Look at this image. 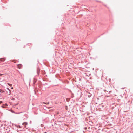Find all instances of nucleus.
Segmentation results:
<instances>
[{"label": "nucleus", "mask_w": 133, "mask_h": 133, "mask_svg": "<svg viewBox=\"0 0 133 133\" xmlns=\"http://www.w3.org/2000/svg\"><path fill=\"white\" fill-rule=\"evenodd\" d=\"M28 124L27 122H24L22 123V125H24L25 127H26V125Z\"/></svg>", "instance_id": "nucleus-1"}, {"label": "nucleus", "mask_w": 133, "mask_h": 133, "mask_svg": "<svg viewBox=\"0 0 133 133\" xmlns=\"http://www.w3.org/2000/svg\"><path fill=\"white\" fill-rule=\"evenodd\" d=\"M40 70L39 68H38L37 70V73L38 75L39 74Z\"/></svg>", "instance_id": "nucleus-2"}, {"label": "nucleus", "mask_w": 133, "mask_h": 133, "mask_svg": "<svg viewBox=\"0 0 133 133\" xmlns=\"http://www.w3.org/2000/svg\"><path fill=\"white\" fill-rule=\"evenodd\" d=\"M5 59L4 58H0V62H3L4 61Z\"/></svg>", "instance_id": "nucleus-3"}, {"label": "nucleus", "mask_w": 133, "mask_h": 133, "mask_svg": "<svg viewBox=\"0 0 133 133\" xmlns=\"http://www.w3.org/2000/svg\"><path fill=\"white\" fill-rule=\"evenodd\" d=\"M4 92V91L3 90H1V92L3 93Z\"/></svg>", "instance_id": "nucleus-4"}, {"label": "nucleus", "mask_w": 133, "mask_h": 133, "mask_svg": "<svg viewBox=\"0 0 133 133\" xmlns=\"http://www.w3.org/2000/svg\"><path fill=\"white\" fill-rule=\"evenodd\" d=\"M110 97L109 96H107V95H105V97Z\"/></svg>", "instance_id": "nucleus-5"}, {"label": "nucleus", "mask_w": 133, "mask_h": 133, "mask_svg": "<svg viewBox=\"0 0 133 133\" xmlns=\"http://www.w3.org/2000/svg\"><path fill=\"white\" fill-rule=\"evenodd\" d=\"M8 85L10 86H11L12 85L11 84H8Z\"/></svg>", "instance_id": "nucleus-6"}, {"label": "nucleus", "mask_w": 133, "mask_h": 133, "mask_svg": "<svg viewBox=\"0 0 133 133\" xmlns=\"http://www.w3.org/2000/svg\"><path fill=\"white\" fill-rule=\"evenodd\" d=\"M2 103V101H0V104Z\"/></svg>", "instance_id": "nucleus-7"}, {"label": "nucleus", "mask_w": 133, "mask_h": 133, "mask_svg": "<svg viewBox=\"0 0 133 133\" xmlns=\"http://www.w3.org/2000/svg\"><path fill=\"white\" fill-rule=\"evenodd\" d=\"M2 75H3V74H0V76H2Z\"/></svg>", "instance_id": "nucleus-8"}, {"label": "nucleus", "mask_w": 133, "mask_h": 133, "mask_svg": "<svg viewBox=\"0 0 133 133\" xmlns=\"http://www.w3.org/2000/svg\"><path fill=\"white\" fill-rule=\"evenodd\" d=\"M7 89L9 91V89L7 88Z\"/></svg>", "instance_id": "nucleus-9"}, {"label": "nucleus", "mask_w": 133, "mask_h": 133, "mask_svg": "<svg viewBox=\"0 0 133 133\" xmlns=\"http://www.w3.org/2000/svg\"><path fill=\"white\" fill-rule=\"evenodd\" d=\"M11 89H13V88L12 87H11Z\"/></svg>", "instance_id": "nucleus-10"}]
</instances>
